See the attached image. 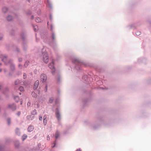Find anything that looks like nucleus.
Segmentation results:
<instances>
[{
    "label": "nucleus",
    "mask_w": 151,
    "mask_h": 151,
    "mask_svg": "<svg viewBox=\"0 0 151 151\" xmlns=\"http://www.w3.org/2000/svg\"><path fill=\"white\" fill-rule=\"evenodd\" d=\"M54 61L52 60V63H50V64L49 65V67L52 70V74H54V71L55 69L54 68Z\"/></svg>",
    "instance_id": "f257e3e1"
},
{
    "label": "nucleus",
    "mask_w": 151,
    "mask_h": 151,
    "mask_svg": "<svg viewBox=\"0 0 151 151\" xmlns=\"http://www.w3.org/2000/svg\"><path fill=\"white\" fill-rule=\"evenodd\" d=\"M46 79L47 77L46 75L44 74H42L40 76V81L43 82L46 81Z\"/></svg>",
    "instance_id": "f03ea898"
},
{
    "label": "nucleus",
    "mask_w": 151,
    "mask_h": 151,
    "mask_svg": "<svg viewBox=\"0 0 151 151\" xmlns=\"http://www.w3.org/2000/svg\"><path fill=\"white\" fill-rule=\"evenodd\" d=\"M8 107L11 109L13 110H14L16 109V106L14 104L9 105Z\"/></svg>",
    "instance_id": "7ed1b4c3"
},
{
    "label": "nucleus",
    "mask_w": 151,
    "mask_h": 151,
    "mask_svg": "<svg viewBox=\"0 0 151 151\" xmlns=\"http://www.w3.org/2000/svg\"><path fill=\"white\" fill-rule=\"evenodd\" d=\"M56 110L57 111L55 113L56 116L58 120H59L60 119V115L58 109H56Z\"/></svg>",
    "instance_id": "20e7f679"
},
{
    "label": "nucleus",
    "mask_w": 151,
    "mask_h": 151,
    "mask_svg": "<svg viewBox=\"0 0 151 151\" xmlns=\"http://www.w3.org/2000/svg\"><path fill=\"white\" fill-rule=\"evenodd\" d=\"M39 84V81L38 80H37L35 82L34 85V89H36L37 88L38 85Z\"/></svg>",
    "instance_id": "39448f33"
},
{
    "label": "nucleus",
    "mask_w": 151,
    "mask_h": 151,
    "mask_svg": "<svg viewBox=\"0 0 151 151\" xmlns=\"http://www.w3.org/2000/svg\"><path fill=\"white\" fill-rule=\"evenodd\" d=\"M47 116L45 115L43 117V124L45 125H46L47 124Z\"/></svg>",
    "instance_id": "423d86ee"
},
{
    "label": "nucleus",
    "mask_w": 151,
    "mask_h": 151,
    "mask_svg": "<svg viewBox=\"0 0 151 151\" xmlns=\"http://www.w3.org/2000/svg\"><path fill=\"white\" fill-rule=\"evenodd\" d=\"M34 129V126L31 125L28 127V130L29 132H31Z\"/></svg>",
    "instance_id": "0eeeda50"
},
{
    "label": "nucleus",
    "mask_w": 151,
    "mask_h": 151,
    "mask_svg": "<svg viewBox=\"0 0 151 151\" xmlns=\"http://www.w3.org/2000/svg\"><path fill=\"white\" fill-rule=\"evenodd\" d=\"M44 60L45 63H47L48 62L49 60L48 57H44Z\"/></svg>",
    "instance_id": "6e6552de"
},
{
    "label": "nucleus",
    "mask_w": 151,
    "mask_h": 151,
    "mask_svg": "<svg viewBox=\"0 0 151 151\" xmlns=\"http://www.w3.org/2000/svg\"><path fill=\"white\" fill-rule=\"evenodd\" d=\"M35 21L36 22H41V20L39 17H37L35 19Z\"/></svg>",
    "instance_id": "1a4fd4ad"
},
{
    "label": "nucleus",
    "mask_w": 151,
    "mask_h": 151,
    "mask_svg": "<svg viewBox=\"0 0 151 151\" xmlns=\"http://www.w3.org/2000/svg\"><path fill=\"white\" fill-rule=\"evenodd\" d=\"M34 30L36 32L37 31L38 29V28L37 26H33Z\"/></svg>",
    "instance_id": "9d476101"
},
{
    "label": "nucleus",
    "mask_w": 151,
    "mask_h": 151,
    "mask_svg": "<svg viewBox=\"0 0 151 151\" xmlns=\"http://www.w3.org/2000/svg\"><path fill=\"white\" fill-rule=\"evenodd\" d=\"M32 97H33L36 98L37 96V94L35 92H32Z\"/></svg>",
    "instance_id": "9b49d317"
},
{
    "label": "nucleus",
    "mask_w": 151,
    "mask_h": 151,
    "mask_svg": "<svg viewBox=\"0 0 151 151\" xmlns=\"http://www.w3.org/2000/svg\"><path fill=\"white\" fill-rule=\"evenodd\" d=\"M12 17L11 16H8L7 18V19L8 21H10L12 20Z\"/></svg>",
    "instance_id": "f8f14e48"
},
{
    "label": "nucleus",
    "mask_w": 151,
    "mask_h": 151,
    "mask_svg": "<svg viewBox=\"0 0 151 151\" xmlns=\"http://www.w3.org/2000/svg\"><path fill=\"white\" fill-rule=\"evenodd\" d=\"M59 135V133L58 131H57L55 134V137L56 138H57Z\"/></svg>",
    "instance_id": "ddd939ff"
},
{
    "label": "nucleus",
    "mask_w": 151,
    "mask_h": 151,
    "mask_svg": "<svg viewBox=\"0 0 151 151\" xmlns=\"http://www.w3.org/2000/svg\"><path fill=\"white\" fill-rule=\"evenodd\" d=\"M33 117H31V115H28L27 116V119L28 120H32L33 119Z\"/></svg>",
    "instance_id": "4468645a"
},
{
    "label": "nucleus",
    "mask_w": 151,
    "mask_h": 151,
    "mask_svg": "<svg viewBox=\"0 0 151 151\" xmlns=\"http://www.w3.org/2000/svg\"><path fill=\"white\" fill-rule=\"evenodd\" d=\"M31 114L32 115L36 114H37V110L35 109L34 110L32 111Z\"/></svg>",
    "instance_id": "2eb2a0df"
},
{
    "label": "nucleus",
    "mask_w": 151,
    "mask_h": 151,
    "mask_svg": "<svg viewBox=\"0 0 151 151\" xmlns=\"http://www.w3.org/2000/svg\"><path fill=\"white\" fill-rule=\"evenodd\" d=\"M47 1L48 3V5L49 6V7H51L52 4L50 1L49 0H47Z\"/></svg>",
    "instance_id": "dca6fc26"
},
{
    "label": "nucleus",
    "mask_w": 151,
    "mask_h": 151,
    "mask_svg": "<svg viewBox=\"0 0 151 151\" xmlns=\"http://www.w3.org/2000/svg\"><path fill=\"white\" fill-rule=\"evenodd\" d=\"M52 40H54L55 39V35L54 33L52 32Z\"/></svg>",
    "instance_id": "f3484780"
},
{
    "label": "nucleus",
    "mask_w": 151,
    "mask_h": 151,
    "mask_svg": "<svg viewBox=\"0 0 151 151\" xmlns=\"http://www.w3.org/2000/svg\"><path fill=\"white\" fill-rule=\"evenodd\" d=\"M7 10V9L6 7H4L2 9V11L4 13H5Z\"/></svg>",
    "instance_id": "a211bd4d"
},
{
    "label": "nucleus",
    "mask_w": 151,
    "mask_h": 151,
    "mask_svg": "<svg viewBox=\"0 0 151 151\" xmlns=\"http://www.w3.org/2000/svg\"><path fill=\"white\" fill-rule=\"evenodd\" d=\"M14 99L16 101V102H18V101L19 100V98L18 96H16L14 97Z\"/></svg>",
    "instance_id": "6ab92c4d"
},
{
    "label": "nucleus",
    "mask_w": 151,
    "mask_h": 151,
    "mask_svg": "<svg viewBox=\"0 0 151 151\" xmlns=\"http://www.w3.org/2000/svg\"><path fill=\"white\" fill-rule=\"evenodd\" d=\"M53 98L52 97H51L49 99V103H52L53 100Z\"/></svg>",
    "instance_id": "aec40b11"
},
{
    "label": "nucleus",
    "mask_w": 151,
    "mask_h": 151,
    "mask_svg": "<svg viewBox=\"0 0 151 151\" xmlns=\"http://www.w3.org/2000/svg\"><path fill=\"white\" fill-rule=\"evenodd\" d=\"M27 137V136L26 134H24L22 136V140L24 141L25 139Z\"/></svg>",
    "instance_id": "412c9836"
},
{
    "label": "nucleus",
    "mask_w": 151,
    "mask_h": 151,
    "mask_svg": "<svg viewBox=\"0 0 151 151\" xmlns=\"http://www.w3.org/2000/svg\"><path fill=\"white\" fill-rule=\"evenodd\" d=\"M20 83V81L19 80H17L15 82V85H18Z\"/></svg>",
    "instance_id": "4be33fe9"
},
{
    "label": "nucleus",
    "mask_w": 151,
    "mask_h": 151,
    "mask_svg": "<svg viewBox=\"0 0 151 151\" xmlns=\"http://www.w3.org/2000/svg\"><path fill=\"white\" fill-rule=\"evenodd\" d=\"M19 89L21 91H24L23 87L22 86H20L19 88Z\"/></svg>",
    "instance_id": "5701e85b"
},
{
    "label": "nucleus",
    "mask_w": 151,
    "mask_h": 151,
    "mask_svg": "<svg viewBox=\"0 0 151 151\" xmlns=\"http://www.w3.org/2000/svg\"><path fill=\"white\" fill-rule=\"evenodd\" d=\"M56 141L55 140V142L52 145V147H54L55 145H56Z\"/></svg>",
    "instance_id": "b1692460"
},
{
    "label": "nucleus",
    "mask_w": 151,
    "mask_h": 151,
    "mask_svg": "<svg viewBox=\"0 0 151 151\" xmlns=\"http://www.w3.org/2000/svg\"><path fill=\"white\" fill-rule=\"evenodd\" d=\"M16 134L18 135H19L20 134V132H19V130L17 129L16 130Z\"/></svg>",
    "instance_id": "393cba45"
},
{
    "label": "nucleus",
    "mask_w": 151,
    "mask_h": 151,
    "mask_svg": "<svg viewBox=\"0 0 151 151\" xmlns=\"http://www.w3.org/2000/svg\"><path fill=\"white\" fill-rule=\"evenodd\" d=\"M50 29L52 31L53 29V27L52 25L51 24L50 25Z\"/></svg>",
    "instance_id": "a878e982"
},
{
    "label": "nucleus",
    "mask_w": 151,
    "mask_h": 151,
    "mask_svg": "<svg viewBox=\"0 0 151 151\" xmlns=\"http://www.w3.org/2000/svg\"><path fill=\"white\" fill-rule=\"evenodd\" d=\"M29 63V61H26L24 64V66H27L28 64Z\"/></svg>",
    "instance_id": "bb28decb"
},
{
    "label": "nucleus",
    "mask_w": 151,
    "mask_h": 151,
    "mask_svg": "<svg viewBox=\"0 0 151 151\" xmlns=\"http://www.w3.org/2000/svg\"><path fill=\"white\" fill-rule=\"evenodd\" d=\"M7 122H8V124H10V119H7Z\"/></svg>",
    "instance_id": "cd10ccee"
},
{
    "label": "nucleus",
    "mask_w": 151,
    "mask_h": 151,
    "mask_svg": "<svg viewBox=\"0 0 151 151\" xmlns=\"http://www.w3.org/2000/svg\"><path fill=\"white\" fill-rule=\"evenodd\" d=\"M42 117L40 116H39V119L40 121H42Z\"/></svg>",
    "instance_id": "c85d7f7f"
},
{
    "label": "nucleus",
    "mask_w": 151,
    "mask_h": 151,
    "mask_svg": "<svg viewBox=\"0 0 151 151\" xmlns=\"http://www.w3.org/2000/svg\"><path fill=\"white\" fill-rule=\"evenodd\" d=\"M50 136H49V135H48L47 136V140H49L50 139Z\"/></svg>",
    "instance_id": "c756f323"
},
{
    "label": "nucleus",
    "mask_w": 151,
    "mask_h": 151,
    "mask_svg": "<svg viewBox=\"0 0 151 151\" xmlns=\"http://www.w3.org/2000/svg\"><path fill=\"white\" fill-rule=\"evenodd\" d=\"M26 76V74L25 73L24 74V75H23V76H24V79L25 78Z\"/></svg>",
    "instance_id": "7c9ffc66"
},
{
    "label": "nucleus",
    "mask_w": 151,
    "mask_h": 151,
    "mask_svg": "<svg viewBox=\"0 0 151 151\" xmlns=\"http://www.w3.org/2000/svg\"><path fill=\"white\" fill-rule=\"evenodd\" d=\"M27 105L28 106H30V103L29 102H28L27 103Z\"/></svg>",
    "instance_id": "2f4dec72"
},
{
    "label": "nucleus",
    "mask_w": 151,
    "mask_h": 151,
    "mask_svg": "<svg viewBox=\"0 0 151 151\" xmlns=\"http://www.w3.org/2000/svg\"><path fill=\"white\" fill-rule=\"evenodd\" d=\"M140 32H137V33H136V35H140Z\"/></svg>",
    "instance_id": "473e14b6"
},
{
    "label": "nucleus",
    "mask_w": 151,
    "mask_h": 151,
    "mask_svg": "<svg viewBox=\"0 0 151 151\" xmlns=\"http://www.w3.org/2000/svg\"><path fill=\"white\" fill-rule=\"evenodd\" d=\"M11 68L12 69H14V65H12V66H11Z\"/></svg>",
    "instance_id": "72a5a7b5"
},
{
    "label": "nucleus",
    "mask_w": 151,
    "mask_h": 151,
    "mask_svg": "<svg viewBox=\"0 0 151 151\" xmlns=\"http://www.w3.org/2000/svg\"><path fill=\"white\" fill-rule=\"evenodd\" d=\"M22 66L21 65H19V67L20 68H22Z\"/></svg>",
    "instance_id": "f704fd0d"
},
{
    "label": "nucleus",
    "mask_w": 151,
    "mask_h": 151,
    "mask_svg": "<svg viewBox=\"0 0 151 151\" xmlns=\"http://www.w3.org/2000/svg\"><path fill=\"white\" fill-rule=\"evenodd\" d=\"M20 112H18V113H17V115L19 116L20 115Z\"/></svg>",
    "instance_id": "c9c22d12"
},
{
    "label": "nucleus",
    "mask_w": 151,
    "mask_h": 151,
    "mask_svg": "<svg viewBox=\"0 0 151 151\" xmlns=\"http://www.w3.org/2000/svg\"><path fill=\"white\" fill-rule=\"evenodd\" d=\"M20 104H22V100H21L20 101Z\"/></svg>",
    "instance_id": "e433bc0d"
},
{
    "label": "nucleus",
    "mask_w": 151,
    "mask_h": 151,
    "mask_svg": "<svg viewBox=\"0 0 151 151\" xmlns=\"http://www.w3.org/2000/svg\"><path fill=\"white\" fill-rule=\"evenodd\" d=\"M76 151H81V150L80 149H77L76 150Z\"/></svg>",
    "instance_id": "4c0bfd02"
},
{
    "label": "nucleus",
    "mask_w": 151,
    "mask_h": 151,
    "mask_svg": "<svg viewBox=\"0 0 151 151\" xmlns=\"http://www.w3.org/2000/svg\"><path fill=\"white\" fill-rule=\"evenodd\" d=\"M6 57H4V58L3 59L5 60L6 59Z\"/></svg>",
    "instance_id": "58836bf2"
},
{
    "label": "nucleus",
    "mask_w": 151,
    "mask_h": 151,
    "mask_svg": "<svg viewBox=\"0 0 151 151\" xmlns=\"http://www.w3.org/2000/svg\"><path fill=\"white\" fill-rule=\"evenodd\" d=\"M33 16H32V17H31V19H32L33 18Z\"/></svg>",
    "instance_id": "ea45409f"
},
{
    "label": "nucleus",
    "mask_w": 151,
    "mask_h": 151,
    "mask_svg": "<svg viewBox=\"0 0 151 151\" xmlns=\"http://www.w3.org/2000/svg\"><path fill=\"white\" fill-rule=\"evenodd\" d=\"M1 69H0V72H1Z\"/></svg>",
    "instance_id": "a19ab883"
},
{
    "label": "nucleus",
    "mask_w": 151,
    "mask_h": 151,
    "mask_svg": "<svg viewBox=\"0 0 151 151\" xmlns=\"http://www.w3.org/2000/svg\"><path fill=\"white\" fill-rule=\"evenodd\" d=\"M46 89H47V86H46Z\"/></svg>",
    "instance_id": "79ce46f5"
},
{
    "label": "nucleus",
    "mask_w": 151,
    "mask_h": 151,
    "mask_svg": "<svg viewBox=\"0 0 151 151\" xmlns=\"http://www.w3.org/2000/svg\"><path fill=\"white\" fill-rule=\"evenodd\" d=\"M19 93V94H20V95H21V93Z\"/></svg>",
    "instance_id": "37998d69"
},
{
    "label": "nucleus",
    "mask_w": 151,
    "mask_h": 151,
    "mask_svg": "<svg viewBox=\"0 0 151 151\" xmlns=\"http://www.w3.org/2000/svg\"><path fill=\"white\" fill-rule=\"evenodd\" d=\"M47 24H48V22L47 23Z\"/></svg>",
    "instance_id": "c03bdc74"
},
{
    "label": "nucleus",
    "mask_w": 151,
    "mask_h": 151,
    "mask_svg": "<svg viewBox=\"0 0 151 151\" xmlns=\"http://www.w3.org/2000/svg\"><path fill=\"white\" fill-rule=\"evenodd\" d=\"M0 65H1V64L0 63Z\"/></svg>",
    "instance_id": "a18cd8bd"
}]
</instances>
